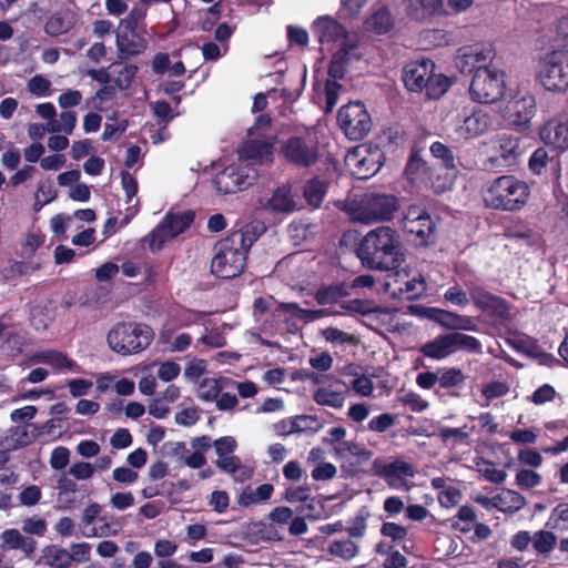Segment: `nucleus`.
<instances>
[{
  "instance_id": "obj_1",
  "label": "nucleus",
  "mask_w": 568,
  "mask_h": 568,
  "mask_svg": "<svg viewBox=\"0 0 568 568\" xmlns=\"http://www.w3.org/2000/svg\"><path fill=\"white\" fill-rule=\"evenodd\" d=\"M338 207L351 221L366 225L390 220V196L385 193L367 192L347 196Z\"/></svg>"
},
{
  "instance_id": "obj_2",
  "label": "nucleus",
  "mask_w": 568,
  "mask_h": 568,
  "mask_svg": "<svg viewBox=\"0 0 568 568\" xmlns=\"http://www.w3.org/2000/svg\"><path fill=\"white\" fill-rule=\"evenodd\" d=\"M528 196L527 183L514 175L496 178L483 190V200L486 206L494 210H518L526 203Z\"/></svg>"
},
{
  "instance_id": "obj_3",
  "label": "nucleus",
  "mask_w": 568,
  "mask_h": 568,
  "mask_svg": "<svg viewBox=\"0 0 568 568\" xmlns=\"http://www.w3.org/2000/svg\"><path fill=\"white\" fill-rule=\"evenodd\" d=\"M153 339L150 326L140 323H118L108 333L110 348L121 355L136 354L145 349Z\"/></svg>"
},
{
  "instance_id": "obj_4",
  "label": "nucleus",
  "mask_w": 568,
  "mask_h": 568,
  "mask_svg": "<svg viewBox=\"0 0 568 568\" xmlns=\"http://www.w3.org/2000/svg\"><path fill=\"white\" fill-rule=\"evenodd\" d=\"M237 239L229 235L217 243L216 253L211 262V271L215 276L230 280L244 271L248 252L240 245Z\"/></svg>"
},
{
  "instance_id": "obj_5",
  "label": "nucleus",
  "mask_w": 568,
  "mask_h": 568,
  "mask_svg": "<svg viewBox=\"0 0 568 568\" xmlns=\"http://www.w3.org/2000/svg\"><path fill=\"white\" fill-rule=\"evenodd\" d=\"M537 81L550 92L562 93L568 89V50H552L538 62Z\"/></svg>"
},
{
  "instance_id": "obj_6",
  "label": "nucleus",
  "mask_w": 568,
  "mask_h": 568,
  "mask_svg": "<svg viewBox=\"0 0 568 568\" xmlns=\"http://www.w3.org/2000/svg\"><path fill=\"white\" fill-rule=\"evenodd\" d=\"M362 263L374 270H388L390 256V227L379 226L369 231L356 248Z\"/></svg>"
},
{
  "instance_id": "obj_7",
  "label": "nucleus",
  "mask_w": 568,
  "mask_h": 568,
  "mask_svg": "<svg viewBox=\"0 0 568 568\" xmlns=\"http://www.w3.org/2000/svg\"><path fill=\"white\" fill-rule=\"evenodd\" d=\"M505 74L497 68H480L473 77L469 93L479 103H494L505 93Z\"/></svg>"
},
{
  "instance_id": "obj_8",
  "label": "nucleus",
  "mask_w": 568,
  "mask_h": 568,
  "mask_svg": "<svg viewBox=\"0 0 568 568\" xmlns=\"http://www.w3.org/2000/svg\"><path fill=\"white\" fill-rule=\"evenodd\" d=\"M384 160L385 155L377 146L358 145L351 149L345 155L346 166L359 180H367L375 175Z\"/></svg>"
},
{
  "instance_id": "obj_9",
  "label": "nucleus",
  "mask_w": 568,
  "mask_h": 568,
  "mask_svg": "<svg viewBox=\"0 0 568 568\" xmlns=\"http://www.w3.org/2000/svg\"><path fill=\"white\" fill-rule=\"evenodd\" d=\"M337 122L345 135L353 141L364 139L372 129V119L362 102H351L337 113Z\"/></svg>"
},
{
  "instance_id": "obj_10",
  "label": "nucleus",
  "mask_w": 568,
  "mask_h": 568,
  "mask_svg": "<svg viewBox=\"0 0 568 568\" xmlns=\"http://www.w3.org/2000/svg\"><path fill=\"white\" fill-rule=\"evenodd\" d=\"M193 221L194 213L192 211L168 213L162 222L149 234L145 241L149 242L152 252H158L168 241L189 229Z\"/></svg>"
},
{
  "instance_id": "obj_11",
  "label": "nucleus",
  "mask_w": 568,
  "mask_h": 568,
  "mask_svg": "<svg viewBox=\"0 0 568 568\" xmlns=\"http://www.w3.org/2000/svg\"><path fill=\"white\" fill-rule=\"evenodd\" d=\"M400 224L403 230L413 236L416 245L425 246L434 241L435 223L425 209L410 205L404 212Z\"/></svg>"
},
{
  "instance_id": "obj_12",
  "label": "nucleus",
  "mask_w": 568,
  "mask_h": 568,
  "mask_svg": "<svg viewBox=\"0 0 568 568\" xmlns=\"http://www.w3.org/2000/svg\"><path fill=\"white\" fill-rule=\"evenodd\" d=\"M281 155L288 164L306 169L318 161V144L311 138L292 136L283 142Z\"/></svg>"
},
{
  "instance_id": "obj_13",
  "label": "nucleus",
  "mask_w": 568,
  "mask_h": 568,
  "mask_svg": "<svg viewBox=\"0 0 568 568\" xmlns=\"http://www.w3.org/2000/svg\"><path fill=\"white\" fill-rule=\"evenodd\" d=\"M465 287L468 291L470 301L483 313L498 320L509 317V307L504 298L491 294L486 288L471 281L465 282Z\"/></svg>"
},
{
  "instance_id": "obj_14",
  "label": "nucleus",
  "mask_w": 568,
  "mask_h": 568,
  "mask_svg": "<svg viewBox=\"0 0 568 568\" xmlns=\"http://www.w3.org/2000/svg\"><path fill=\"white\" fill-rule=\"evenodd\" d=\"M404 261V254L400 253L397 246L393 243V297H400L408 301L418 298L426 291V282L423 276L413 277L399 283V278L409 277L408 273L404 271V275L398 271V262Z\"/></svg>"
},
{
  "instance_id": "obj_15",
  "label": "nucleus",
  "mask_w": 568,
  "mask_h": 568,
  "mask_svg": "<svg viewBox=\"0 0 568 568\" xmlns=\"http://www.w3.org/2000/svg\"><path fill=\"white\" fill-rule=\"evenodd\" d=\"M255 175L253 169L241 164H231L216 174L214 183L219 192L231 194L251 185Z\"/></svg>"
},
{
  "instance_id": "obj_16",
  "label": "nucleus",
  "mask_w": 568,
  "mask_h": 568,
  "mask_svg": "<svg viewBox=\"0 0 568 568\" xmlns=\"http://www.w3.org/2000/svg\"><path fill=\"white\" fill-rule=\"evenodd\" d=\"M495 58V51L490 45H465L458 49L456 67L463 73H476L480 68H491L489 63Z\"/></svg>"
},
{
  "instance_id": "obj_17",
  "label": "nucleus",
  "mask_w": 568,
  "mask_h": 568,
  "mask_svg": "<svg viewBox=\"0 0 568 568\" xmlns=\"http://www.w3.org/2000/svg\"><path fill=\"white\" fill-rule=\"evenodd\" d=\"M408 311L414 315L434 320L442 326L453 331H473L476 326L471 317L440 308L409 305Z\"/></svg>"
},
{
  "instance_id": "obj_18",
  "label": "nucleus",
  "mask_w": 568,
  "mask_h": 568,
  "mask_svg": "<svg viewBox=\"0 0 568 568\" xmlns=\"http://www.w3.org/2000/svg\"><path fill=\"white\" fill-rule=\"evenodd\" d=\"M434 68V62L428 59L407 63L403 70L405 87L412 92H422L425 90Z\"/></svg>"
},
{
  "instance_id": "obj_19",
  "label": "nucleus",
  "mask_w": 568,
  "mask_h": 568,
  "mask_svg": "<svg viewBox=\"0 0 568 568\" xmlns=\"http://www.w3.org/2000/svg\"><path fill=\"white\" fill-rule=\"evenodd\" d=\"M135 29L123 24L119 26L116 47L121 59L141 54L148 48V41Z\"/></svg>"
},
{
  "instance_id": "obj_20",
  "label": "nucleus",
  "mask_w": 568,
  "mask_h": 568,
  "mask_svg": "<svg viewBox=\"0 0 568 568\" xmlns=\"http://www.w3.org/2000/svg\"><path fill=\"white\" fill-rule=\"evenodd\" d=\"M438 388L435 394L439 397L448 395L458 398L462 396V389L465 386L467 376L460 368L444 367L439 368Z\"/></svg>"
},
{
  "instance_id": "obj_21",
  "label": "nucleus",
  "mask_w": 568,
  "mask_h": 568,
  "mask_svg": "<svg viewBox=\"0 0 568 568\" xmlns=\"http://www.w3.org/2000/svg\"><path fill=\"white\" fill-rule=\"evenodd\" d=\"M540 139L547 145L559 151L568 150V119H551L539 132Z\"/></svg>"
},
{
  "instance_id": "obj_22",
  "label": "nucleus",
  "mask_w": 568,
  "mask_h": 568,
  "mask_svg": "<svg viewBox=\"0 0 568 568\" xmlns=\"http://www.w3.org/2000/svg\"><path fill=\"white\" fill-rule=\"evenodd\" d=\"M312 30L321 44L334 43L344 40L347 36L346 29L328 16L317 18L313 22Z\"/></svg>"
},
{
  "instance_id": "obj_23",
  "label": "nucleus",
  "mask_w": 568,
  "mask_h": 568,
  "mask_svg": "<svg viewBox=\"0 0 568 568\" xmlns=\"http://www.w3.org/2000/svg\"><path fill=\"white\" fill-rule=\"evenodd\" d=\"M490 124L488 113L481 109H474L469 115L464 118L462 124L457 128V133L465 140L475 139L487 132Z\"/></svg>"
},
{
  "instance_id": "obj_24",
  "label": "nucleus",
  "mask_w": 568,
  "mask_h": 568,
  "mask_svg": "<svg viewBox=\"0 0 568 568\" xmlns=\"http://www.w3.org/2000/svg\"><path fill=\"white\" fill-rule=\"evenodd\" d=\"M273 145L262 140H248L240 150V160L252 163L268 164L273 161Z\"/></svg>"
},
{
  "instance_id": "obj_25",
  "label": "nucleus",
  "mask_w": 568,
  "mask_h": 568,
  "mask_svg": "<svg viewBox=\"0 0 568 568\" xmlns=\"http://www.w3.org/2000/svg\"><path fill=\"white\" fill-rule=\"evenodd\" d=\"M2 549H21L27 555H31L36 549V540L21 535L16 528L6 529L1 532Z\"/></svg>"
},
{
  "instance_id": "obj_26",
  "label": "nucleus",
  "mask_w": 568,
  "mask_h": 568,
  "mask_svg": "<svg viewBox=\"0 0 568 568\" xmlns=\"http://www.w3.org/2000/svg\"><path fill=\"white\" fill-rule=\"evenodd\" d=\"M420 353L433 359H444L453 354L448 334L439 335L420 347Z\"/></svg>"
},
{
  "instance_id": "obj_27",
  "label": "nucleus",
  "mask_w": 568,
  "mask_h": 568,
  "mask_svg": "<svg viewBox=\"0 0 568 568\" xmlns=\"http://www.w3.org/2000/svg\"><path fill=\"white\" fill-rule=\"evenodd\" d=\"M521 152L523 146L518 138L508 134H501L498 138L499 158L508 165L515 164Z\"/></svg>"
},
{
  "instance_id": "obj_28",
  "label": "nucleus",
  "mask_w": 568,
  "mask_h": 568,
  "mask_svg": "<svg viewBox=\"0 0 568 568\" xmlns=\"http://www.w3.org/2000/svg\"><path fill=\"white\" fill-rule=\"evenodd\" d=\"M357 368L358 367L354 365L346 366L344 368V374L346 376H351L352 379H349L348 382H342V384L346 388L352 387V389L358 395L368 396L373 392V382L369 377L361 375L357 372Z\"/></svg>"
},
{
  "instance_id": "obj_29",
  "label": "nucleus",
  "mask_w": 568,
  "mask_h": 568,
  "mask_svg": "<svg viewBox=\"0 0 568 568\" xmlns=\"http://www.w3.org/2000/svg\"><path fill=\"white\" fill-rule=\"evenodd\" d=\"M265 230L266 227L264 223L254 221L244 225L240 230L233 231L230 236L240 237V245L248 252L253 243L265 232Z\"/></svg>"
},
{
  "instance_id": "obj_30",
  "label": "nucleus",
  "mask_w": 568,
  "mask_h": 568,
  "mask_svg": "<svg viewBox=\"0 0 568 568\" xmlns=\"http://www.w3.org/2000/svg\"><path fill=\"white\" fill-rule=\"evenodd\" d=\"M356 49V43L346 42L343 44L341 50H338L332 58L328 74L333 79H342L346 71V64L349 61V55L352 51Z\"/></svg>"
},
{
  "instance_id": "obj_31",
  "label": "nucleus",
  "mask_w": 568,
  "mask_h": 568,
  "mask_svg": "<svg viewBox=\"0 0 568 568\" xmlns=\"http://www.w3.org/2000/svg\"><path fill=\"white\" fill-rule=\"evenodd\" d=\"M43 564L51 568H70L71 557L69 551L57 545H50L43 548L42 557Z\"/></svg>"
},
{
  "instance_id": "obj_32",
  "label": "nucleus",
  "mask_w": 568,
  "mask_h": 568,
  "mask_svg": "<svg viewBox=\"0 0 568 568\" xmlns=\"http://www.w3.org/2000/svg\"><path fill=\"white\" fill-rule=\"evenodd\" d=\"M138 72L135 64L113 63L111 65V81L120 89H128Z\"/></svg>"
},
{
  "instance_id": "obj_33",
  "label": "nucleus",
  "mask_w": 568,
  "mask_h": 568,
  "mask_svg": "<svg viewBox=\"0 0 568 568\" xmlns=\"http://www.w3.org/2000/svg\"><path fill=\"white\" fill-rule=\"evenodd\" d=\"M266 209L276 213H290L295 209V202L286 187H278L267 200Z\"/></svg>"
},
{
  "instance_id": "obj_34",
  "label": "nucleus",
  "mask_w": 568,
  "mask_h": 568,
  "mask_svg": "<svg viewBox=\"0 0 568 568\" xmlns=\"http://www.w3.org/2000/svg\"><path fill=\"white\" fill-rule=\"evenodd\" d=\"M526 505V499L515 490H504L496 496L495 508L503 513H516L523 509Z\"/></svg>"
},
{
  "instance_id": "obj_35",
  "label": "nucleus",
  "mask_w": 568,
  "mask_h": 568,
  "mask_svg": "<svg viewBox=\"0 0 568 568\" xmlns=\"http://www.w3.org/2000/svg\"><path fill=\"white\" fill-rule=\"evenodd\" d=\"M448 335L453 353L458 349H463L469 353L481 352V344L476 337L459 332L448 333Z\"/></svg>"
},
{
  "instance_id": "obj_36",
  "label": "nucleus",
  "mask_w": 568,
  "mask_h": 568,
  "mask_svg": "<svg viewBox=\"0 0 568 568\" xmlns=\"http://www.w3.org/2000/svg\"><path fill=\"white\" fill-rule=\"evenodd\" d=\"M358 546L351 539H339L329 542L327 551L343 560H351L358 554Z\"/></svg>"
},
{
  "instance_id": "obj_37",
  "label": "nucleus",
  "mask_w": 568,
  "mask_h": 568,
  "mask_svg": "<svg viewBox=\"0 0 568 568\" xmlns=\"http://www.w3.org/2000/svg\"><path fill=\"white\" fill-rule=\"evenodd\" d=\"M253 534L264 541H281L284 539V529L272 521H260L253 525Z\"/></svg>"
},
{
  "instance_id": "obj_38",
  "label": "nucleus",
  "mask_w": 568,
  "mask_h": 568,
  "mask_svg": "<svg viewBox=\"0 0 568 568\" xmlns=\"http://www.w3.org/2000/svg\"><path fill=\"white\" fill-rule=\"evenodd\" d=\"M335 452L339 458L347 459L355 457L357 463L367 462L371 454L362 448L357 443L345 440L335 446Z\"/></svg>"
},
{
  "instance_id": "obj_39",
  "label": "nucleus",
  "mask_w": 568,
  "mask_h": 568,
  "mask_svg": "<svg viewBox=\"0 0 568 568\" xmlns=\"http://www.w3.org/2000/svg\"><path fill=\"white\" fill-rule=\"evenodd\" d=\"M73 26L71 13L64 16L54 13L45 22L44 30L50 36H60L68 32Z\"/></svg>"
},
{
  "instance_id": "obj_40",
  "label": "nucleus",
  "mask_w": 568,
  "mask_h": 568,
  "mask_svg": "<svg viewBox=\"0 0 568 568\" xmlns=\"http://www.w3.org/2000/svg\"><path fill=\"white\" fill-rule=\"evenodd\" d=\"M557 544V537L548 530H538L532 535V548L541 556H548Z\"/></svg>"
},
{
  "instance_id": "obj_41",
  "label": "nucleus",
  "mask_w": 568,
  "mask_h": 568,
  "mask_svg": "<svg viewBox=\"0 0 568 568\" xmlns=\"http://www.w3.org/2000/svg\"><path fill=\"white\" fill-rule=\"evenodd\" d=\"M326 192L327 183L320 179L308 181L304 187V196L308 204L314 207H318L321 205Z\"/></svg>"
},
{
  "instance_id": "obj_42",
  "label": "nucleus",
  "mask_w": 568,
  "mask_h": 568,
  "mask_svg": "<svg viewBox=\"0 0 568 568\" xmlns=\"http://www.w3.org/2000/svg\"><path fill=\"white\" fill-rule=\"evenodd\" d=\"M366 29L376 33H386L390 29V12L386 6L378 9L367 21L365 22Z\"/></svg>"
},
{
  "instance_id": "obj_43",
  "label": "nucleus",
  "mask_w": 568,
  "mask_h": 568,
  "mask_svg": "<svg viewBox=\"0 0 568 568\" xmlns=\"http://www.w3.org/2000/svg\"><path fill=\"white\" fill-rule=\"evenodd\" d=\"M314 400L318 405L341 408L344 404L345 395L344 392L322 387L314 393Z\"/></svg>"
},
{
  "instance_id": "obj_44",
  "label": "nucleus",
  "mask_w": 568,
  "mask_h": 568,
  "mask_svg": "<svg viewBox=\"0 0 568 568\" xmlns=\"http://www.w3.org/2000/svg\"><path fill=\"white\" fill-rule=\"evenodd\" d=\"M223 379L204 378L199 387V398L204 402L215 400L223 389Z\"/></svg>"
},
{
  "instance_id": "obj_45",
  "label": "nucleus",
  "mask_w": 568,
  "mask_h": 568,
  "mask_svg": "<svg viewBox=\"0 0 568 568\" xmlns=\"http://www.w3.org/2000/svg\"><path fill=\"white\" fill-rule=\"evenodd\" d=\"M535 102L531 97H523L511 102L510 109L518 113V121L515 124H527L534 113Z\"/></svg>"
},
{
  "instance_id": "obj_46",
  "label": "nucleus",
  "mask_w": 568,
  "mask_h": 568,
  "mask_svg": "<svg viewBox=\"0 0 568 568\" xmlns=\"http://www.w3.org/2000/svg\"><path fill=\"white\" fill-rule=\"evenodd\" d=\"M347 292L343 285H331L320 288L315 294V300L320 305H329L336 303Z\"/></svg>"
},
{
  "instance_id": "obj_47",
  "label": "nucleus",
  "mask_w": 568,
  "mask_h": 568,
  "mask_svg": "<svg viewBox=\"0 0 568 568\" xmlns=\"http://www.w3.org/2000/svg\"><path fill=\"white\" fill-rule=\"evenodd\" d=\"M548 164L558 165V162L549 156L548 151L545 148H538L531 154L528 166L535 174H541Z\"/></svg>"
},
{
  "instance_id": "obj_48",
  "label": "nucleus",
  "mask_w": 568,
  "mask_h": 568,
  "mask_svg": "<svg viewBox=\"0 0 568 568\" xmlns=\"http://www.w3.org/2000/svg\"><path fill=\"white\" fill-rule=\"evenodd\" d=\"M449 80L443 74H435L434 71L429 74V81L425 88L427 97L432 99L440 98L449 88Z\"/></svg>"
},
{
  "instance_id": "obj_49",
  "label": "nucleus",
  "mask_w": 568,
  "mask_h": 568,
  "mask_svg": "<svg viewBox=\"0 0 568 568\" xmlns=\"http://www.w3.org/2000/svg\"><path fill=\"white\" fill-rule=\"evenodd\" d=\"M281 308L284 312H287L301 320H306V321H315V320H318V318L325 316V314H326V312L324 310H302L295 303L282 304Z\"/></svg>"
},
{
  "instance_id": "obj_50",
  "label": "nucleus",
  "mask_w": 568,
  "mask_h": 568,
  "mask_svg": "<svg viewBox=\"0 0 568 568\" xmlns=\"http://www.w3.org/2000/svg\"><path fill=\"white\" fill-rule=\"evenodd\" d=\"M150 3H152V0H140L128 17L121 20L120 24L136 28L139 22L144 19Z\"/></svg>"
},
{
  "instance_id": "obj_51",
  "label": "nucleus",
  "mask_w": 568,
  "mask_h": 568,
  "mask_svg": "<svg viewBox=\"0 0 568 568\" xmlns=\"http://www.w3.org/2000/svg\"><path fill=\"white\" fill-rule=\"evenodd\" d=\"M39 361L53 366L54 368L71 367L73 363L61 352L44 351L38 355Z\"/></svg>"
},
{
  "instance_id": "obj_52",
  "label": "nucleus",
  "mask_w": 568,
  "mask_h": 568,
  "mask_svg": "<svg viewBox=\"0 0 568 568\" xmlns=\"http://www.w3.org/2000/svg\"><path fill=\"white\" fill-rule=\"evenodd\" d=\"M422 12L416 13L417 19H424L429 16L447 13L448 11L445 9L444 0H418Z\"/></svg>"
},
{
  "instance_id": "obj_53",
  "label": "nucleus",
  "mask_w": 568,
  "mask_h": 568,
  "mask_svg": "<svg viewBox=\"0 0 568 568\" xmlns=\"http://www.w3.org/2000/svg\"><path fill=\"white\" fill-rule=\"evenodd\" d=\"M27 88L36 97H47L50 94L51 82L43 75L37 74L28 81Z\"/></svg>"
},
{
  "instance_id": "obj_54",
  "label": "nucleus",
  "mask_w": 568,
  "mask_h": 568,
  "mask_svg": "<svg viewBox=\"0 0 568 568\" xmlns=\"http://www.w3.org/2000/svg\"><path fill=\"white\" fill-rule=\"evenodd\" d=\"M444 297L447 302L458 305L460 307L467 306L470 302L468 291L463 290L459 285L450 286L445 292Z\"/></svg>"
},
{
  "instance_id": "obj_55",
  "label": "nucleus",
  "mask_w": 568,
  "mask_h": 568,
  "mask_svg": "<svg viewBox=\"0 0 568 568\" xmlns=\"http://www.w3.org/2000/svg\"><path fill=\"white\" fill-rule=\"evenodd\" d=\"M430 153L436 159H439L443 161V164L446 169H454L455 168V159L453 155V152L448 146L443 144L442 142H434L430 145Z\"/></svg>"
},
{
  "instance_id": "obj_56",
  "label": "nucleus",
  "mask_w": 568,
  "mask_h": 568,
  "mask_svg": "<svg viewBox=\"0 0 568 568\" xmlns=\"http://www.w3.org/2000/svg\"><path fill=\"white\" fill-rule=\"evenodd\" d=\"M293 515L294 511L290 507L278 506L267 515V520L284 529V526L292 520Z\"/></svg>"
},
{
  "instance_id": "obj_57",
  "label": "nucleus",
  "mask_w": 568,
  "mask_h": 568,
  "mask_svg": "<svg viewBox=\"0 0 568 568\" xmlns=\"http://www.w3.org/2000/svg\"><path fill=\"white\" fill-rule=\"evenodd\" d=\"M181 373V367L178 363L172 361H166L159 364V368L156 372L158 378L161 381L169 383L175 379Z\"/></svg>"
},
{
  "instance_id": "obj_58",
  "label": "nucleus",
  "mask_w": 568,
  "mask_h": 568,
  "mask_svg": "<svg viewBox=\"0 0 568 568\" xmlns=\"http://www.w3.org/2000/svg\"><path fill=\"white\" fill-rule=\"evenodd\" d=\"M31 324L37 331L45 329L52 321L50 313L42 306L36 305L31 310Z\"/></svg>"
},
{
  "instance_id": "obj_59",
  "label": "nucleus",
  "mask_w": 568,
  "mask_h": 568,
  "mask_svg": "<svg viewBox=\"0 0 568 568\" xmlns=\"http://www.w3.org/2000/svg\"><path fill=\"white\" fill-rule=\"evenodd\" d=\"M215 464L222 471L231 475H234L242 468L241 459L233 454L217 456Z\"/></svg>"
},
{
  "instance_id": "obj_60",
  "label": "nucleus",
  "mask_w": 568,
  "mask_h": 568,
  "mask_svg": "<svg viewBox=\"0 0 568 568\" xmlns=\"http://www.w3.org/2000/svg\"><path fill=\"white\" fill-rule=\"evenodd\" d=\"M561 523H568V504H559L555 507L546 526L551 529H562Z\"/></svg>"
},
{
  "instance_id": "obj_61",
  "label": "nucleus",
  "mask_w": 568,
  "mask_h": 568,
  "mask_svg": "<svg viewBox=\"0 0 568 568\" xmlns=\"http://www.w3.org/2000/svg\"><path fill=\"white\" fill-rule=\"evenodd\" d=\"M541 477L531 469H521L516 475V483L525 489H530L540 484Z\"/></svg>"
},
{
  "instance_id": "obj_62",
  "label": "nucleus",
  "mask_w": 568,
  "mask_h": 568,
  "mask_svg": "<svg viewBox=\"0 0 568 568\" xmlns=\"http://www.w3.org/2000/svg\"><path fill=\"white\" fill-rule=\"evenodd\" d=\"M70 462V450L64 446L55 447L50 456V466L55 470H61L68 466Z\"/></svg>"
},
{
  "instance_id": "obj_63",
  "label": "nucleus",
  "mask_w": 568,
  "mask_h": 568,
  "mask_svg": "<svg viewBox=\"0 0 568 568\" xmlns=\"http://www.w3.org/2000/svg\"><path fill=\"white\" fill-rule=\"evenodd\" d=\"M206 373V362L194 358L184 368V377L190 382H196Z\"/></svg>"
},
{
  "instance_id": "obj_64",
  "label": "nucleus",
  "mask_w": 568,
  "mask_h": 568,
  "mask_svg": "<svg viewBox=\"0 0 568 568\" xmlns=\"http://www.w3.org/2000/svg\"><path fill=\"white\" fill-rule=\"evenodd\" d=\"M425 161L417 153H414L406 164L405 174L412 182H414L418 175L425 171Z\"/></svg>"
}]
</instances>
